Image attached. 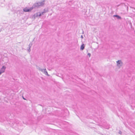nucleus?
<instances>
[{
  "label": "nucleus",
  "instance_id": "12",
  "mask_svg": "<svg viewBox=\"0 0 135 135\" xmlns=\"http://www.w3.org/2000/svg\"><path fill=\"white\" fill-rule=\"evenodd\" d=\"M38 15H39V16L40 17L41 16V13H39Z\"/></svg>",
  "mask_w": 135,
  "mask_h": 135
},
{
  "label": "nucleus",
  "instance_id": "9",
  "mask_svg": "<svg viewBox=\"0 0 135 135\" xmlns=\"http://www.w3.org/2000/svg\"><path fill=\"white\" fill-rule=\"evenodd\" d=\"M39 13H37L34 15L35 17H37L39 16Z\"/></svg>",
  "mask_w": 135,
  "mask_h": 135
},
{
  "label": "nucleus",
  "instance_id": "11",
  "mask_svg": "<svg viewBox=\"0 0 135 135\" xmlns=\"http://www.w3.org/2000/svg\"><path fill=\"white\" fill-rule=\"evenodd\" d=\"M88 55L89 56V57H90L91 56V54L90 53H88Z\"/></svg>",
  "mask_w": 135,
  "mask_h": 135
},
{
  "label": "nucleus",
  "instance_id": "8",
  "mask_svg": "<svg viewBox=\"0 0 135 135\" xmlns=\"http://www.w3.org/2000/svg\"><path fill=\"white\" fill-rule=\"evenodd\" d=\"M113 16L116 17L117 19H121V17H120L118 15H114Z\"/></svg>",
  "mask_w": 135,
  "mask_h": 135
},
{
  "label": "nucleus",
  "instance_id": "6",
  "mask_svg": "<svg viewBox=\"0 0 135 135\" xmlns=\"http://www.w3.org/2000/svg\"><path fill=\"white\" fill-rule=\"evenodd\" d=\"M32 44L31 43H30L29 45H28V49H27V51L28 52H30L31 51V49H30V48L31 47V46L32 45Z\"/></svg>",
  "mask_w": 135,
  "mask_h": 135
},
{
  "label": "nucleus",
  "instance_id": "3",
  "mask_svg": "<svg viewBox=\"0 0 135 135\" xmlns=\"http://www.w3.org/2000/svg\"><path fill=\"white\" fill-rule=\"evenodd\" d=\"M116 64L117 67L118 69H120L122 66L123 63L122 60H118L116 61Z\"/></svg>",
  "mask_w": 135,
  "mask_h": 135
},
{
  "label": "nucleus",
  "instance_id": "10",
  "mask_svg": "<svg viewBox=\"0 0 135 135\" xmlns=\"http://www.w3.org/2000/svg\"><path fill=\"white\" fill-rule=\"evenodd\" d=\"M48 11V10L47 9H45L44 10V13H45Z\"/></svg>",
  "mask_w": 135,
  "mask_h": 135
},
{
  "label": "nucleus",
  "instance_id": "15",
  "mask_svg": "<svg viewBox=\"0 0 135 135\" xmlns=\"http://www.w3.org/2000/svg\"><path fill=\"white\" fill-rule=\"evenodd\" d=\"M119 133H120V134H121V132L120 131L119 132Z\"/></svg>",
  "mask_w": 135,
  "mask_h": 135
},
{
  "label": "nucleus",
  "instance_id": "2",
  "mask_svg": "<svg viewBox=\"0 0 135 135\" xmlns=\"http://www.w3.org/2000/svg\"><path fill=\"white\" fill-rule=\"evenodd\" d=\"M44 0L40 2L35 3L33 6V8H38L40 6H42L44 4Z\"/></svg>",
  "mask_w": 135,
  "mask_h": 135
},
{
  "label": "nucleus",
  "instance_id": "16",
  "mask_svg": "<svg viewBox=\"0 0 135 135\" xmlns=\"http://www.w3.org/2000/svg\"><path fill=\"white\" fill-rule=\"evenodd\" d=\"M23 99H25H25H25V98H23Z\"/></svg>",
  "mask_w": 135,
  "mask_h": 135
},
{
  "label": "nucleus",
  "instance_id": "4",
  "mask_svg": "<svg viewBox=\"0 0 135 135\" xmlns=\"http://www.w3.org/2000/svg\"><path fill=\"white\" fill-rule=\"evenodd\" d=\"M6 69V66H3L0 69V75L2 73H3L5 72Z\"/></svg>",
  "mask_w": 135,
  "mask_h": 135
},
{
  "label": "nucleus",
  "instance_id": "14",
  "mask_svg": "<svg viewBox=\"0 0 135 135\" xmlns=\"http://www.w3.org/2000/svg\"><path fill=\"white\" fill-rule=\"evenodd\" d=\"M81 38H83V36L81 35Z\"/></svg>",
  "mask_w": 135,
  "mask_h": 135
},
{
  "label": "nucleus",
  "instance_id": "17",
  "mask_svg": "<svg viewBox=\"0 0 135 135\" xmlns=\"http://www.w3.org/2000/svg\"><path fill=\"white\" fill-rule=\"evenodd\" d=\"M1 31V30L0 31Z\"/></svg>",
  "mask_w": 135,
  "mask_h": 135
},
{
  "label": "nucleus",
  "instance_id": "1",
  "mask_svg": "<svg viewBox=\"0 0 135 135\" xmlns=\"http://www.w3.org/2000/svg\"><path fill=\"white\" fill-rule=\"evenodd\" d=\"M37 68L39 71L45 75L48 76H50V75L48 74L46 68H45L44 69L42 68L39 66H37Z\"/></svg>",
  "mask_w": 135,
  "mask_h": 135
},
{
  "label": "nucleus",
  "instance_id": "5",
  "mask_svg": "<svg viewBox=\"0 0 135 135\" xmlns=\"http://www.w3.org/2000/svg\"><path fill=\"white\" fill-rule=\"evenodd\" d=\"M33 8V7H31L30 9H28L26 7L23 9V11L25 12H30L31 11Z\"/></svg>",
  "mask_w": 135,
  "mask_h": 135
},
{
  "label": "nucleus",
  "instance_id": "13",
  "mask_svg": "<svg viewBox=\"0 0 135 135\" xmlns=\"http://www.w3.org/2000/svg\"><path fill=\"white\" fill-rule=\"evenodd\" d=\"M44 13H44V12L43 11V12H42L41 13V15H43V14H44Z\"/></svg>",
  "mask_w": 135,
  "mask_h": 135
},
{
  "label": "nucleus",
  "instance_id": "7",
  "mask_svg": "<svg viewBox=\"0 0 135 135\" xmlns=\"http://www.w3.org/2000/svg\"><path fill=\"white\" fill-rule=\"evenodd\" d=\"M85 47V45L84 44H82L80 47V50H83L84 49Z\"/></svg>",
  "mask_w": 135,
  "mask_h": 135
}]
</instances>
